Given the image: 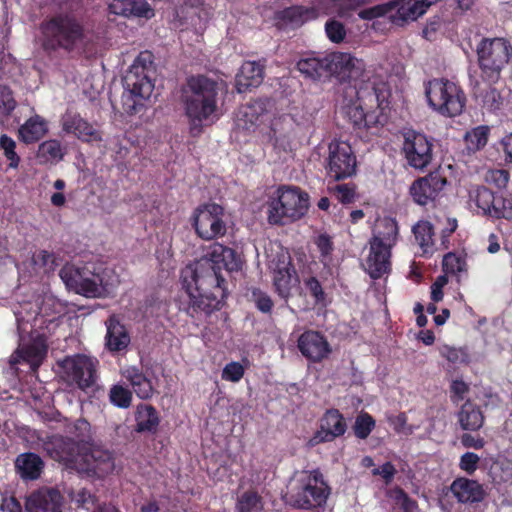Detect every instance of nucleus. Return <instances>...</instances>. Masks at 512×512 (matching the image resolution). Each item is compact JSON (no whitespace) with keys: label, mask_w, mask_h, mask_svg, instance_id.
Returning <instances> with one entry per match:
<instances>
[{"label":"nucleus","mask_w":512,"mask_h":512,"mask_svg":"<svg viewBox=\"0 0 512 512\" xmlns=\"http://www.w3.org/2000/svg\"><path fill=\"white\" fill-rule=\"evenodd\" d=\"M297 347L301 354L313 363H319L327 359L332 352V348L326 337L314 330L303 332L298 337Z\"/></svg>","instance_id":"aec40b11"},{"label":"nucleus","mask_w":512,"mask_h":512,"mask_svg":"<svg viewBox=\"0 0 512 512\" xmlns=\"http://www.w3.org/2000/svg\"><path fill=\"white\" fill-rule=\"evenodd\" d=\"M395 502L403 512H419L417 502L411 499L402 489L395 492Z\"/></svg>","instance_id":"052dcab7"},{"label":"nucleus","mask_w":512,"mask_h":512,"mask_svg":"<svg viewBox=\"0 0 512 512\" xmlns=\"http://www.w3.org/2000/svg\"><path fill=\"white\" fill-rule=\"evenodd\" d=\"M480 457L473 452H466L460 457L459 467L467 474H473L477 468Z\"/></svg>","instance_id":"e2e57ef3"},{"label":"nucleus","mask_w":512,"mask_h":512,"mask_svg":"<svg viewBox=\"0 0 512 512\" xmlns=\"http://www.w3.org/2000/svg\"><path fill=\"white\" fill-rule=\"evenodd\" d=\"M293 263L290 253L287 249L281 245H275L270 248V252H267V268L271 276L290 270L293 272Z\"/></svg>","instance_id":"ea45409f"},{"label":"nucleus","mask_w":512,"mask_h":512,"mask_svg":"<svg viewBox=\"0 0 512 512\" xmlns=\"http://www.w3.org/2000/svg\"><path fill=\"white\" fill-rule=\"evenodd\" d=\"M204 259L227 271H238L242 267L240 256L233 249L217 242L210 245Z\"/></svg>","instance_id":"c756f323"},{"label":"nucleus","mask_w":512,"mask_h":512,"mask_svg":"<svg viewBox=\"0 0 512 512\" xmlns=\"http://www.w3.org/2000/svg\"><path fill=\"white\" fill-rule=\"evenodd\" d=\"M268 104V101L259 99L241 106L236 116L238 128L247 131L254 130L262 122V118L268 112Z\"/></svg>","instance_id":"cd10ccee"},{"label":"nucleus","mask_w":512,"mask_h":512,"mask_svg":"<svg viewBox=\"0 0 512 512\" xmlns=\"http://www.w3.org/2000/svg\"><path fill=\"white\" fill-rule=\"evenodd\" d=\"M121 376L132 387L136 396L142 400H148L155 394V388L143 370L137 366H125L120 370Z\"/></svg>","instance_id":"bb28decb"},{"label":"nucleus","mask_w":512,"mask_h":512,"mask_svg":"<svg viewBox=\"0 0 512 512\" xmlns=\"http://www.w3.org/2000/svg\"><path fill=\"white\" fill-rule=\"evenodd\" d=\"M64 152L60 141L50 139L38 146L37 159L40 163H57L63 159Z\"/></svg>","instance_id":"79ce46f5"},{"label":"nucleus","mask_w":512,"mask_h":512,"mask_svg":"<svg viewBox=\"0 0 512 512\" xmlns=\"http://www.w3.org/2000/svg\"><path fill=\"white\" fill-rule=\"evenodd\" d=\"M375 420L373 417L365 412L360 413L354 422L353 431L358 439H366L372 430L375 428Z\"/></svg>","instance_id":"3c124183"},{"label":"nucleus","mask_w":512,"mask_h":512,"mask_svg":"<svg viewBox=\"0 0 512 512\" xmlns=\"http://www.w3.org/2000/svg\"><path fill=\"white\" fill-rule=\"evenodd\" d=\"M66 432L73 440L80 444L84 449L92 443V433L90 423L83 419H77L66 425Z\"/></svg>","instance_id":"37998d69"},{"label":"nucleus","mask_w":512,"mask_h":512,"mask_svg":"<svg viewBox=\"0 0 512 512\" xmlns=\"http://www.w3.org/2000/svg\"><path fill=\"white\" fill-rule=\"evenodd\" d=\"M0 149L3 151L5 158L9 161L8 167L12 169L18 168L21 159L15 150V140L6 134H2L0 136Z\"/></svg>","instance_id":"603ef678"},{"label":"nucleus","mask_w":512,"mask_h":512,"mask_svg":"<svg viewBox=\"0 0 512 512\" xmlns=\"http://www.w3.org/2000/svg\"><path fill=\"white\" fill-rule=\"evenodd\" d=\"M391 249L387 245L369 242V253L363 267L372 279H379L390 272Z\"/></svg>","instance_id":"5701e85b"},{"label":"nucleus","mask_w":512,"mask_h":512,"mask_svg":"<svg viewBox=\"0 0 512 512\" xmlns=\"http://www.w3.org/2000/svg\"><path fill=\"white\" fill-rule=\"evenodd\" d=\"M27 512H62V496L56 489H40L27 497Z\"/></svg>","instance_id":"b1692460"},{"label":"nucleus","mask_w":512,"mask_h":512,"mask_svg":"<svg viewBox=\"0 0 512 512\" xmlns=\"http://www.w3.org/2000/svg\"><path fill=\"white\" fill-rule=\"evenodd\" d=\"M253 300L257 309L263 313H270L273 307L271 297L259 289H254L252 292Z\"/></svg>","instance_id":"680f3d73"},{"label":"nucleus","mask_w":512,"mask_h":512,"mask_svg":"<svg viewBox=\"0 0 512 512\" xmlns=\"http://www.w3.org/2000/svg\"><path fill=\"white\" fill-rule=\"evenodd\" d=\"M325 169L334 181L352 178L357 173V159L351 145L345 141H332L328 146Z\"/></svg>","instance_id":"ddd939ff"},{"label":"nucleus","mask_w":512,"mask_h":512,"mask_svg":"<svg viewBox=\"0 0 512 512\" xmlns=\"http://www.w3.org/2000/svg\"><path fill=\"white\" fill-rule=\"evenodd\" d=\"M62 130L84 142H99L101 133L79 113L67 110L60 119Z\"/></svg>","instance_id":"412c9836"},{"label":"nucleus","mask_w":512,"mask_h":512,"mask_svg":"<svg viewBox=\"0 0 512 512\" xmlns=\"http://www.w3.org/2000/svg\"><path fill=\"white\" fill-rule=\"evenodd\" d=\"M16 105L11 89L5 85H0V119H6Z\"/></svg>","instance_id":"6e6d98bb"},{"label":"nucleus","mask_w":512,"mask_h":512,"mask_svg":"<svg viewBox=\"0 0 512 512\" xmlns=\"http://www.w3.org/2000/svg\"><path fill=\"white\" fill-rule=\"evenodd\" d=\"M329 76L340 83H348L358 90L368 80V72L363 59L348 52L330 53Z\"/></svg>","instance_id":"9d476101"},{"label":"nucleus","mask_w":512,"mask_h":512,"mask_svg":"<svg viewBox=\"0 0 512 512\" xmlns=\"http://www.w3.org/2000/svg\"><path fill=\"white\" fill-rule=\"evenodd\" d=\"M317 12L314 8L294 6L283 11V19L289 21L292 25L299 26L303 23L315 19Z\"/></svg>","instance_id":"a18cd8bd"},{"label":"nucleus","mask_w":512,"mask_h":512,"mask_svg":"<svg viewBox=\"0 0 512 512\" xmlns=\"http://www.w3.org/2000/svg\"><path fill=\"white\" fill-rule=\"evenodd\" d=\"M458 422L463 430L477 431L484 424V415L480 407L466 401L457 413Z\"/></svg>","instance_id":"58836bf2"},{"label":"nucleus","mask_w":512,"mask_h":512,"mask_svg":"<svg viewBox=\"0 0 512 512\" xmlns=\"http://www.w3.org/2000/svg\"><path fill=\"white\" fill-rule=\"evenodd\" d=\"M262 508V498L255 491H246L241 494L235 506L237 512H260Z\"/></svg>","instance_id":"49530a36"},{"label":"nucleus","mask_w":512,"mask_h":512,"mask_svg":"<svg viewBox=\"0 0 512 512\" xmlns=\"http://www.w3.org/2000/svg\"><path fill=\"white\" fill-rule=\"evenodd\" d=\"M316 245L321 255V261L325 263L333 251V243L330 236L327 234L319 235L316 239Z\"/></svg>","instance_id":"0e129e2a"},{"label":"nucleus","mask_w":512,"mask_h":512,"mask_svg":"<svg viewBox=\"0 0 512 512\" xmlns=\"http://www.w3.org/2000/svg\"><path fill=\"white\" fill-rule=\"evenodd\" d=\"M470 199L482 211L483 215L494 218L512 217V208L509 203H503L501 208L494 206L495 194L485 186H477L470 192Z\"/></svg>","instance_id":"a878e982"},{"label":"nucleus","mask_w":512,"mask_h":512,"mask_svg":"<svg viewBox=\"0 0 512 512\" xmlns=\"http://www.w3.org/2000/svg\"><path fill=\"white\" fill-rule=\"evenodd\" d=\"M450 489L454 497L461 503H479L486 497L483 486L478 481L468 478L455 479Z\"/></svg>","instance_id":"7c9ffc66"},{"label":"nucleus","mask_w":512,"mask_h":512,"mask_svg":"<svg viewBox=\"0 0 512 512\" xmlns=\"http://www.w3.org/2000/svg\"><path fill=\"white\" fill-rule=\"evenodd\" d=\"M153 70L152 54L141 52L123 79L126 91L123 96V108L126 113L136 114L143 106L141 101L152 95L154 83L151 74Z\"/></svg>","instance_id":"20e7f679"},{"label":"nucleus","mask_w":512,"mask_h":512,"mask_svg":"<svg viewBox=\"0 0 512 512\" xmlns=\"http://www.w3.org/2000/svg\"><path fill=\"white\" fill-rule=\"evenodd\" d=\"M443 270L447 274L460 276L462 272L466 271V261L461 256L449 252L443 258Z\"/></svg>","instance_id":"864d4df0"},{"label":"nucleus","mask_w":512,"mask_h":512,"mask_svg":"<svg viewBox=\"0 0 512 512\" xmlns=\"http://www.w3.org/2000/svg\"><path fill=\"white\" fill-rule=\"evenodd\" d=\"M33 261L36 265L44 267L46 270H53L55 266V255L46 250H41L34 255Z\"/></svg>","instance_id":"774afa93"},{"label":"nucleus","mask_w":512,"mask_h":512,"mask_svg":"<svg viewBox=\"0 0 512 512\" xmlns=\"http://www.w3.org/2000/svg\"><path fill=\"white\" fill-rule=\"evenodd\" d=\"M329 191L341 203H352L356 196V186L352 183L329 186Z\"/></svg>","instance_id":"5fc2aeb1"},{"label":"nucleus","mask_w":512,"mask_h":512,"mask_svg":"<svg viewBox=\"0 0 512 512\" xmlns=\"http://www.w3.org/2000/svg\"><path fill=\"white\" fill-rule=\"evenodd\" d=\"M325 32L328 39L333 43H341L346 37L345 26L337 20H328L325 24Z\"/></svg>","instance_id":"4d7b16f0"},{"label":"nucleus","mask_w":512,"mask_h":512,"mask_svg":"<svg viewBox=\"0 0 512 512\" xmlns=\"http://www.w3.org/2000/svg\"><path fill=\"white\" fill-rule=\"evenodd\" d=\"M14 467L20 479L23 481H35L41 477L45 463L38 454L24 452L16 457Z\"/></svg>","instance_id":"c85d7f7f"},{"label":"nucleus","mask_w":512,"mask_h":512,"mask_svg":"<svg viewBox=\"0 0 512 512\" xmlns=\"http://www.w3.org/2000/svg\"><path fill=\"white\" fill-rule=\"evenodd\" d=\"M425 95L433 110L448 117L460 115L466 103L460 86L444 78L430 80L425 86Z\"/></svg>","instance_id":"423d86ee"},{"label":"nucleus","mask_w":512,"mask_h":512,"mask_svg":"<svg viewBox=\"0 0 512 512\" xmlns=\"http://www.w3.org/2000/svg\"><path fill=\"white\" fill-rule=\"evenodd\" d=\"M73 500L79 507H83L87 510H89L96 503L95 495H93L89 490L85 488L79 490L73 497Z\"/></svg>","instance_id":"338daca9"},{"label":"nucleus","mask_w":512,"mask_h":512,"mask_svg":"<svg viewBox=\"0 0 512 512\" xmlns=\"http://www.w3.org/2000/svg\"><path fill=\"white\" fill-rule=\"evenodd\" d=\"M47 132V121L36 114L19 127L18 138L25 144H31L40 140Z\"/></svg>","instance_id":"4c0bfd02"},{"label":"nucleus","mask_w":512,"mask_h":512,"mask_svg":"<svg viewBox=\"0 0 512 512\" xmlns=\"http://www.w3.org/2000/svg\"><path fill=\"white\" fill-rule=\"evenodd\" d=\"M306 288L317 303L325 299V293L319 280L315 277H309L304 281Z\"/></svg>","instance_id":"69168bd1"},{"label":"nucleus","mask_w":512,"mask_h":512,"mask_svg":"<svg viewBox=\"0 0 512 512\" xmlns=\"http://www.w3.org/2000/svg\"><path fill=\"white\" fill-rule=\"evenodd\" d=\"M477 56L482 80L496 83L512 56V47L504 38H484L477 46Z\"/></svg>","instance_id":"6e6552de"},{"label":"nucleus","mask_w":512,"mask_h":512,"mask_svg":"<svg viewBox=\"0 0 512 512\" xmlns=\"http://www.w3.org/2000/svg\"><path fill=\"white\" fill-rule=\"evenodd\" d=\"M219 83L204 75L191 76L181 88L180 101L192 136L202 132L205 122H213L218 110Z\"/></svg>","instance_id":"f03ea898"},{"label":"nucleus","mask_w":512,"mask_h":512,"mask_svg":"<svg viewBox=\"0 0 512 512\" xmlns=\"http://www.w3.org/2000/svg\"><path fill=\"white\" fill-rule=\"evenodd\" d=\"M448 184L445 171L438 168L414 180L409 187V194L416 204L426 206L440 198Z\"/></svg>","instance_id":"f3484780"},{"label":"nucleus","mask_w":512,"mask_h":512,"mask_svg":"<svg viewBox=\"0 0 512 512\" xmlns=\"http://www.w3.org/2000/svg\"><path fill=\"white\" fill-rule=\"evenodd\" d=\"M63 378L81 390L92 387L97 378L98 360L84 354L65 357L60 363Z\"/></svg>","instance_id":"4468645a"},{"label":"nucleus","mask_w":512,"mask_h":512,"mask_svg":"<svg viewBox=\"0 0 512 512\" xmlns=\"http://www.w3.org/2000/svg\"><path fill=\"white\" fill-rule=\"evenodd\" d=\"M401 153L407 165L415 170L423 171L433 160V139L414 129H404Z\"/></svg>","instance_id":"9b49d317"},{"label":"nucleus","mask_w":512,"mask_h":512,"mask_svg":"<svg viewBox=\"0 0 512 512\" xmlns=\"http://www.w3.org/2000/svg\"><path fill=\"white\" fill-rule=\"evenodd\" d=\"M413 233L423 252H429L434 245L433 225L429 221H419L413 226Z\"/></svg>","instance_id":"c03bdc74"},{"label":"nucleus","mask_w":512,"mask_h":512,"mask_svg":"<svg viewBox=\"0 0 512 512\" xmlns=\"http://www.w3.org/2000/svg\"><path fill=\"white\" fill-rule=\"evenodd\" d=\"M111 14L124 18H144L155 16L154 8L147 0H112L108 5Z\"/></svg>","instance_id":"393cba45"},{"label":"nucleus","mask_w":512,"mask_h":512,"mask_svg":"<svg viewBox=\"0 0 512 512\" xmlns=\"http://www.w3.org/2000/svg\"><path fill=\"white\" fill-rule=\"evenodd\" d=\"M492 84L483 80L476 84L474 88V95L479 100L483 107L490 111H497L502 108L504 104V98L496 87Z\"/></svg>","instance_id":"e433bc0d"},{"label":"nucleus","mask_w":512,"mask_h":512,"mask_svg":"<svg viewBox=\"0 0 512 512\" xmlns=\"http://www.w3.org/2000/svg\"><path fill=\"white\" fill-rule=\"evenodd\" d=\"M83 461L79 463L78 471L92 473L99 478L113 472L115 461L110 451L93 446L92 443L82 451Z\"/></svg>","instance_id":"6ab92c4d"},{"label":"nucleus","mask_w":512,"mask_h":512,"mask_svg":"<svg viewBox=\"0 0 512 512\" xmlns=\"http://www.w3.org/2000/svg\"><path fill=\"white\" fill-rule=\"evenodd\" d=\"M59 276L69 290L85 297H101L107 291L102 274L93 265L66 264Z\"/></svg>","instance_id":"1a4fd4ad"},{"label":"nucleus","mask_w":512,"mask_h":512,"mask_svg":"<svg viewBox=\"0 0 512 512\" xmlns=\"http://www.w3.org/2000/svg\"><path fill=\"white\" fill-rule=\"evenodd\" d=\"M330 495V487L319 470L305 473L286 494V503L297 509H313L324 505Z\"/></svg>","instance_id":"39448f33"},{"label":"nucleus","mask_w":512,"mask_h":512,"mask_svg":"<svg viewBox=\"0 0 512 512\" xmlns=\"http://www.w3.org/2000/svg\"><path fill=\"white\" fill-rule=\"evenodd\" d=\"M277 196L268 203V222L270 224H284L295 221L305 215L308 209V195L297 187H280Z\"/></svg>","instance_id":"0eeeda50"},{"label":"nucleus","mask_w":512,"mask_h":512,"mask_svg":"<svg viewBox=\"0 0 512 512\" xmlns=\"http://www.w3.org/2000/svg\"><path fill=\"white\" fill-rule=\"evenodd\" d=\"M329 62L330 53L323 57H307L297 62V69L306 78L319 80L323 76H329Z\"/></svg>","instance_id":"72a5a7b5"},{"label":"nucleus","mask_w":512,"mask_h":512,"mask_svg":"<svg viewBox=\"0 0 512 512\" xmlns=\"http://www.w3.org/2000/svg\"><path fill=\"white\" fill-rule=\"evenodd\" d=\"M422 15L423 10H421L418 0H410L409 2L401 5L396 11V14L391 16V19L395 23H398L399 21L408 22L415 21Z\"/></svg>","instance_id":"de8ad7c7"},{"label":"nucleus","mask_w":512,"mask_h":512,"mask_svg":"<svg viewBox=\"0 0 512 512\" xmlns=\"http://www.w3.org/2000/svg\"><path fill=\"white\" fill-rule=\"evenodd\" d=\"M160 423L157 410L150 404H139L135 411V427L138 433H156Z\"/></svg>","instance_id":"c9c22d12"},{"label":"nucleus","mask_w":512,"mask_h":512,"mask_svg":"<svg viewBox=\"0 0 512 512\" xmlns=\"http://www.w3.org/2000/svg\"><path fill=\"white\" fill-rule=\"evenodd\" d=\"M264 67L260 61H246L236 75V90L244 93L250 88L258 87L264 79Z\"/></svg>","instance_id":"2f4dec72"},{"label":"nucleus","mask_w":512,"mask_h":512,"mask_svg":"<svg viewBox=\"0 0 512 512\" xmlns=\"http://www.w3.org/2000/svg\"><path fill=\"white\" fill-rule=\"evenodd\" d=\"M488 139V127L478 126L465 134L464 140L469 151L475 152L483 148Z\"/></svg>","instance_id":"09e8293b"},{"label":"nucleus","mask_w":512,"mask_h":512,"mask_svg":"<svg viewBox=\"0 0 512 512\" xmlns=\"http://www.w3.org/2000/svg\"><path fill=\"white\" fill-rule=\"evenodd\" d=\"M46 337L33 331L27 339L22 338L17 350L10 356L9 363L14 366L21 361L30 364L33 370H36L47 354Z\"/></svg>","instance_id":"a211bd4d"},{"label":"nucleus","mask_w":512,"mask_h":512,"mask_svg":"<svg viewBox=\"0 0 512 512\" xmlns=\"http://www.w3.org/2000/svg\"><path fill=\"white\" fill-rule=\"evenodd\" d=\"M244 375V367L236 361L226 364L222 371V379L230 382H238Z\"/></svg>","instance_id":"13d9d810"},{"label":"nucleus","mask_w":512,"mask_h":512,"mask_svg":"<svg viewBox=\"0 0 512 512\" xmlns=\"http://www.w3.org/2000/svg\"><path fill=\"white\" fill-rule=\"evenodd\" d=\"M107 333L105 336V345L110 352H120L125 350L130 344V336L119 319L112 315L105 322Z\"/></svg>","instance_id":"473e14b6"},{"label":"nucleus","mask_w":512,"mask_h":512,"mask_svg":"<svg viewBox=\"0 0 512 512\" xmlns=\"http://www.w3.org/2000/svg\"><path fill=\"white\" fill-rule=\"evenodd\" d=\"M398 233L399 228L396 220L391 217H383L377 220L369 242L387 245L392 248L397 242Z\"/></svg>","instance_id":"f704fd0d"},{"label":"nucleus","mask_w":512,"mask_h":512,"mask_svg":"<svg viewBox=\"0 0 512 512\" xmlns=\"http://www.w3.org/2000/svg\"><path fill=\"white\" fill-rule=\"evenodd\" d=\"M182 277L189 296L187 313L190 316L209 315L221 308L227 289L220 267L202 258L188 265Z\"/></svg>","instance_id":"f257e3e1"},{"label":"nucleus","mask_w":512,"mask_h":512,"mask_svg":"<svg viewBox=\"0 0 512 512\" xmlns=\"http://www.w3.org/2000/svg\"><path fill=\"white\" fill-rule=\"evenodd\" d=\"M133 394L132 391L121 384H115L110 388V402L121 409H127L131 406Z\"/></svg>","instance_id":"8fccbe9b"},{"label":"nucleus","mask_w":512,"mask_h":512,"mask_svg":"<svg viewBox=\"0 0 512 512\" xmlns=\"http://www.w3.org/2000/svg\"><path fill=\"white\" fill-rule=\"evenodd\" d=\"M354 92L356 100L344 106L345 114L355 127L369 128L375 123V117L370 110L380 107L382 103L379 89L375 86L359 87Z\"/></svg>","instance_id":"f8f14e48"},{"label":"nucleus","mask_w":512,"mask_h":512,"mask_svg":"<svg viewBox=\"0 0 512 512\" xmlns=\"http://www.w3.org/2000/svg\"><path fill=\"white\" fill-rule=\"evenodd\" d=\"M346 430L347 424L343 415L337 409L327 410L320 420L319 430L310 439V443L311 445H318L331 442L344 435Z\"/></svg>","instance_id":"4be33fe9"},{"label":"nucleus","mask_w":512,"mask_h":512,"mask_svg":"<svg viewBox=\"0 0 512 512\" xmlns=\"http://www.w3.org/2000/svg\"><path fill=\"white\" fill-rule=\"evenodd\" d=\"M485 180L498 188H505L509 181V173L503 169L489 170L486 173Z\"/></svg>","instance_id":"bf43d9fd"},{"label":"nucleus","mask_w":512,"mask_h":512,"mask_svg":"<svg viewBox=\"0 0 512 512\" xmlns=\"http://www.w3.org/2000/svg\"><path fill=\"white\" fill-rule=\"evenodd\" d=\"M42 47L48 52L79 53L88 43V30L72 12L57 13L40 24Z\"/></svg>","instance_id":"7ed1b4c3"},{"label":"nucleus","mask_w":512,"mask_h":512,"mask_svg":"<svg viewBox=\"0 0 512 512\" xmlns=\"http://www.w3.org/2000/svg\"><path fill=\"white\" fill-rule=\"evenodd\" d=\"M43 451L53 460L67 468L76 469L83 461L82 451L85 449L75 440L60 434L40 439Z\"/></svg>","instance_id":"dca6fc26"},{"label":"nucleus","mask_w":512,"mask_h":512,"mask_svg":"<svg viewBox=\"0 0 512 512\" xmlns=\"http://www.w3.org/2000/svg\"><path fill=\"white\" fill-rule=\"evenodd\" d=\"M224 208L216 203H205L193 212V227L197 235L204 240H213L226 233L223 220Z\"/></svg>","instance_id":"2eb2a0df"},{"label":"nucleus","mask_w":512,"mask_h":512,"mask_svg":"<svg viewBox=\"0 0 512 512\" xmlns=\"http://www.w3.org/2000/svg\"><path fill=\"white\" fill-rule=\"evenodd\" d=\"M272 283L275 292L283 299L287 300L292 295V290L299 284V277L295 267L293 272H279L272 276Z\"/></svg>","instance_id":"a19ab883"}]
</instances>
